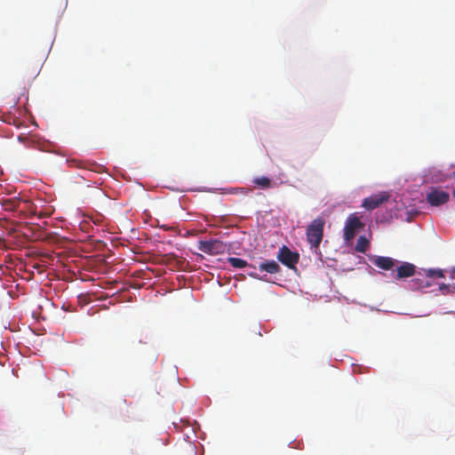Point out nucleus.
Returning a JSON list of instances; mask_svg holds the SVG:
<instances>
[{
	"mask_svg": "<svg viewBox=\"0 0 455 455\" xmlns=\"http://www.w3.org/2000/svg\"><path fill=\"white\" fill-rule=\"evenodd\" d=\"M450 199V195L438 188H433L426 197L427 202L432 206H440L446 204Z\"/></svg>",
	"mask_w": 455,
	"mask_h": 455,
	"instance_id": "6",
	"label": "nucleus"
},
{
	"mask_svg": "<svg viewBox=\"0 0 455 455\" xmlns=\"http://www.w3.org/2000/svg\"><path fill=\"white\" fill-rule=\"evenodd\" d=\"M248 275L250 276L253 277V278L259 279V280H264L263 278L259 277V275L257 273H255V272L249 273Z\"/></svg>",
	"mask_w": 455,
	"mask_h": 455,
	"instance_id": "19",
	"label": "nucleus"
},
{
	"mask_svg": "<svg viewBox=\"0 0 455 455\" xmlns=\"http://www.w3.org/2000/svg\"><path fill=\"white\" fill-rule=\"evenodd\" d=\"M69 164L71 166H75L77 168L89 169V170H92V166L95 165L94 164H91L89 162H84V161L77 160V159L69 160Z\"/></svg>",
	"mask_w": 455,
	"mask_h": 455,
	"instance_id": "15",
	"label": "nucleus"
},
{
	"mask_svg": "<svg viewBox=\"0 0 455 455\" xmlns=\"http://www.w3.org/2000/svg\"><path fill=\"white\" fill-rule=\"evenodd\" d=\"M439 290L443 294H448L455 291V284L449 285L445 283H442L439 285Z\"/></svg>",
	"mask_w": 455,
	"mask_h": 455,
	"instance_id": "16",
	"label": "nucleus"
},
{
	"mask_svg": "<svg viewBox=\"0 0 455 455\" xmlns=\"http://www.w3.org/2000/svg\"><path fill=\"white\" fill-rule=\"evenodd\" d=\"M324 220L315 219L307 228V239L312 248H318L323 236Z\"/></svg>",
	"mask_w": 455,
	"mask_h": 455,
	"instance_id": "1",
	"label": "nucleus"
},
{
	"mask_svg": "<svg viewBox=\"0 0 455 455\" xmlns=\"http://www.w3.org/2000/svg\"><path fill=\"white\" fill-rule=\"evenodd\" d=\"M420 274L411 280V285L414 289H424L432 285L430 278H443L444 272L443 269H427L425 270V275L419 276Z\"/></svg>",
	"mask_w": 455,
	"mask_h": 455,
	"instance_id": "2",
	"label": "nucleus"
},
{
	"mask_svg": "<svg viewBox=\"0 0 455 455\" xmlns=\"http://www.w3.org/2000/svg\"><path fill=\"white\" fill-rule=\"evenodd\" d=\"M253 183L256 186L259 187L260 188H264V189L270 188L272 185L271 180L265 176L255 178L253 180Z\"/></svg>",
	"mask_w": 455,
	"mask_h": 455,
	"instance_id": "14",
	"label": "nucleus"
},
{
	"mask_svg": "<svg viewBox=\"0 0 455 455\" xmlns=\"http://www.w3.org/2000/svg\"><path fill=\"white\" fill-rule=\"evenodd\" d=\"M364 224L355 214H351L347 217L344 227V239L347 242L351 241L355 236L356 232L363 228Z\"/></svg>",
	"mask_w": 455,
	"mask_h": 455,
	"instance_id": "3",
	"label": "nucleus"
},
{
	"mask_svg": "<svg viewBox=\"0 0 455 455\" xmlns=\"http://www.w3.org/2000/svg\"><path fill=\"white\" fill-rule=\"evenodd\" d=\"M370 246V242L365 236H360L355 244V251L364 253Z\"/></svg>",
	"mask_w": 455,
	"mask_h": 455,
	"instance_id": "12",
	"label": "nucleus"
},
{
	"mask_svg": "<svg viewBox=\"0 0 455 455\" xmlns=\"http://www.w3.org/2000/svg\"><path fill=\"white\" fill-rule=\"evenodd\" d=\"M19 141L25 144L26 146L28 147H30V144H34V141L30 140L28 137L26 136H19L18 138Z\"/></svg>",
	"mask_w": 455,
	"mask_h": 455,
	"instance_id": "17",
	"label": "nucleus"
},
{
	"mask_svg": "<svg viewBox=\"0 0 455 455\" xmlns=\"http://www.w3.org/2000/svg\"><path fill=\"white\" fill-rule=\"evenodd\" d=\"M373 264L383 270H392L394 267L398 263L397 260L390 257L379 256L373 259Z\"/></svg>",
	"mask_w": 455,
	"mask_h": 455,
	"instance_id": "9",
	"label": "nucleus"
},
{
	"mask_svg": "<svg viewBox=\"0 0 455 455\" xmlns=\"http://www.w3.org/2000/svg\"><path fill=\"white\" fill-rule=\"evenodd\" d=\"M31 213L38 216L39 219L46 218V217L50 216V212H46L44 211H40L39 212H37L36 210H34V211H31Z\"/></svg>",
	"mask_w": 455,
	"mask_h": 455,
	"instance_id": "18",
	"label": "nucleus"
},
{
	"mask_svg": "<svg viewBox=\"0 0 455 455\" xmlns=\"http://www.w3.org/2000/svg\"><path fill=\"white\" fill-rule=\"evenodd\" d=\"M227 260L235 268H243L247 266L255 268L254 266L249 265L246 260L240 258L229 257Z\"/></svg>",
	"mask_w": 455,
	"mask_h": 455,
	"instance_id": "11",
	"label": "nucleus"
},
{
	"mask_svg": "<svg viewBox=\"0 0 455 455\" xmlns=\"http://www.w3.org/2000/svg\"><path fill=\"white\" fill-rule=\"evenodd\" d=\"M277 259L289 268H295L296 264L299 262V255L298 252L292 251L283 245L279 250Z\"/></svg>",
	"mask_w": 455,
	"mask_h": 455,
	"instance_id": "5",
	"label": "nucleus"
},
{
	"mask_svg": "<svg viewBox=\"0 0 455 455\" xmlns=\"http://www.w3.org/2000/svg\"><path fill=\"white\" fill-rule=\"evenodd\" d=\"M452 195L455 197V188L453 189Z\"/></svg>",
	"mask_w": 455,
	"mask_h": 455,
	"instance_id": "21",
	"label": "nucleus"
},
{
	"mask_svg": "<svg viewBox=\"0 0 455 455\" xmlns=\"http://www.w3.org/2000/svg\"><path fill=\"white\" fill-rule=\"evenodd\" d=\"M21 201L19 198L6 199L4 201L3 205L5 210L15 211L20 207Z\"/></svg>",
	"mask_w": 455,
	"mask_h": 455,
	"instance_id": "13",
	"label": "nucleus"
},
{
	"mask_svg": "<svg viewBox=\"0 0 455 455\" xmlns=\"http://www.w3.org/2000/svg\"><path fill=\"white\" fill-rule=\"evenodd\" d=\"M451 276L455 278V269H453V271L451 273Z\"/></svg>",
	"mask_w": 455,
	"mask_h": 455,
	"instance_id": "20",
	"label": "nucleus"
},
{
	"mask_svg": "<svg viewBox=\"0 0 455 455\" xmlns=\"http://www.w3.org/2000/svg\"><path fill=\"white\" fill-rule=\"evenodd\" d=\"M227 244L219 238H211L209 240H201V251L210 255H218L224 253Z\"/></svg>",
	"mask_w": 455,
	"mask_h": 455,
	"instance_id": "4",
	"label": "nucleus"
},
{
	"mask_svg": "<svg viewBox=\"0 0 455 455\" xmlns=\"http://www.w3.org/2000/svg\"><path fill=\"white\" fill-rule=\"evenodd\" d=\"M260 271H265L269 274H276L281 271L279 264L275 260H265L259 266Z\"/></svg>",
	"mask_w": 455,
	"mask_h": 455,
	"instance_id": "10",
	"label": "nucleus"
},
{
	"mask_svg": "<svg viewBox=\"0 0 455 455\" xmlns=\"http://www.w3.org/2000/svg\"><path fill=\"white\" fill-rule=\"evenodd\" d=\"M389 198V195L387 192H382L378 195H372L369 197H366L363 202V206L369 210L372 211L381 205L383 203L387 202Z\"/></svg>",
	"mask_w": 455,
	"mask_h": 455,
	"instance_id": "8",
	"label": "nucleus"
},
{
	"mask_svg": "<svg viewBox=\"0 0 455 455\" xmlns=\"http://www.w3.org/2000/svg\"><path fill=\"white\" fill-rule=\"evenodd\" d=\"M416 273V267L410 262H402L396 267L395 272H392V277L395 280H401L407 277L413 276Z\"/></svg>",
	"mask_w": 455,
	"mask_h": 455,
	"instance_id": "7",
	"label": "nucleus"
}]
</instances>
